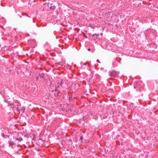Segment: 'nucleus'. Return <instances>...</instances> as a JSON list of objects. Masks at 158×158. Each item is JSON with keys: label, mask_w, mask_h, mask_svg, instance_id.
<instances>
[{"label": "nucleus", "mask_w": 158, "mask_h": 158, "mask_svg": "<svg viewBox=\"0 0 158 158\" xmlns=\"http://www.w3.org/2000/svg\"><path fill=\"white\" fill-rule=\"evenodd\" d=\"M13 135V138L16 143H19L23 141V139L21 137L23 135L21 133H18L15 132L14 133Z\"/></svg>", "instance_id": "f257e3e1"}, {"label": "nucleus", "mask_w": 158, "mask_h": 158, "mask_svg": "<svg viewBox=\"0 0 158 158\" xmlns=\"http://www.w3.org/2000/svg\"><path fill=\"white\" fill-rule=\"evenodd\" d=\"M117 73L115 71H112L110 73V75L111 76L115 77L117 75Z\"/></svg>", "instance_id": "f03ea898"}, {"label": "nucleus", "mask_w": 158, "mask_h": 158, "mask_svg": "<svg viewBox=\"0 0 158 158\" xmlns=\"http://www.w3.org/2000/svg\"><path fill=\"white\" fill-rule=\"evenodd\" d=\"M9 143L10 145H12L14 144V143L11 140L9 141Z\"/></svg>", "instance_id": "7ed1b4c3"}, {"label": "nucleus", "mask_w": 158, "mask_h": 158, "mask_svg": "<svg viewBox=\"0 0 158 158\" xmlns=\"http://www.w3.org/2000/svg\"><path fill=\"white\" fill-rule=\"evenodd\" d=\"M63 83V82H62V81H61V82H58V85H58V86H57V87H59L60 86V85H62V83Z\"/></svg>", "instance_id": "20e7f679"}, {"label": "nucleus", "mask_w": 158, "mask_h": 158, "mask_svg": "<svg viewBox=\"0 0 158 158\" xmlns=\"http://www.w3.org/2000/svg\"><path fill=\"white\" fill-rule=\"evenodd\" d=\"M82 139H83V137H82V136H81L80 139V140H81V142H82Z\"/></svg>", "instance_id": "39448f33"}, {"label": "nucleus", "mask_w": 158, "mask_h": 158, "mask_svg": "<svg viewBox=\"0 0 158 158\" xmlns=\"http://www.w3.org/2000/svg\"><path fill=\"white\" fill-rule=\"evenodd\" d=\"M22 110L23 111V112H24V111L25 110V108L24 107H22Z\"/></svg>", "instance_id": "423d86ee"}, {"label": "nucleus", "mask_w": 158, "mask_h": 158, "mask_svg": "<svg viewBox=\"0 0 158 158\" xmlns=\"http://www.w3.org/2000/svg\"><path fill=\"white\" fill-rule=\"evenodd\" d=\"M16 110L17 111H19L20 110V109L18 107H17L16 108Z\"/></svg>", "instance_id": "0eeeda50"}, {"label": "nucleus", "mask_w": 158, "mask_h": 158, "mask_svg": "<svg viewBox=\"0 0 158 158\" xmlns=\"http://www.w3.org/2000/svg\"><path fill=\"white\" fill-rule=\"evenodd\" d=\"M24 137H27V139H26L25 140H26V141H27V139H28V137L27 136H26V135H25V136H24Z\"/></svg>", "instance_id": "6e6552de"}, {"label": "nucleus", "mask_w": 158, "mask_h": 158, "mask_svg": "<svg viewBox=\"0 0 158 158\" xmlns=\"http://www.w3.org/2000/svg\"><path fill=\"white\" fill-rule=\"evenodd\" d=\"M40 76L41 77H44V75L43 74H41L40 75Z\"/></svg>", "instance_id": "1a4fd4ad"}, {"label": "nucleus", "mask_w": 158, "mask_h": 158, "mask_svg": "<svg viewBox=\"0 0 158 158\" xmlns=\"http://www.w3.org/2000/svg\"><path fill=\"white\" fill-rule=\"evenodd\" d=\"M33 135V138L32 139V140H34L35 138V136L34 135Z\"/></svg>", "instance_id": "9d476101"}, {"label": "nucleus", "mask_w": 158, "mask_h": 158, "mask_svg": "<svg viewBox=\"0 0 158 158\" xmlns=\"http://www.w3.org/2000/svg\"><path fill=\"white\" fill-rule=\"evenodd\" d=\"M91 27H92V28L93 29H94V26H91Z\"/></svg>", "instance_id": "9b49d317"}, {"label": "nucleus", "mask_w": 158, "mask_h": 158, "mask_svg": "<svg viewBox=\"0 0 158 158\" xmlns=\"http://www.w3.org/2000/svg\"><path fill=\"white\" fill-rule=\"evenodd\" d=\"M90 48H89L88 49V50L89 51L90 50Z\"/></svg>", "instance_id": "f8f14e48"}]
</instances>
